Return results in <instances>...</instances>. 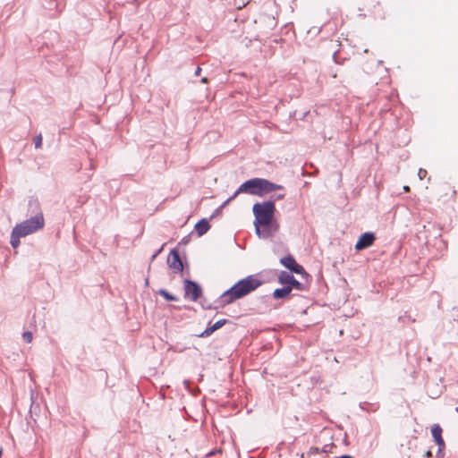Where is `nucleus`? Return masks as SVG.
I'll use <instances>...</instances> for the list:
<instances>
[{
	"label": "nucleus",
	"instance_id": "obj_1",
	"mask_svg": "<svg viewBox=\"0 0 458 458\" xmlns=\"http://www.w3.org/2000/svg\"><path fill=\"white\" fill-rule=\"evenodd\" d=\"M276 211L273 200L256 202L252 207L255 233L261 239H267L279 231V223L275 218Z\"/></svg>",
	"mask_w": 458,
	"mask_h": 458
},
{
	"label": "nucleus",
	"instance_id": "obj_32",
	"mask_svg": "<svg viewBox=\"0 0 458 458\" xmlns=\"http://www.w3.org/2000/svg\"><path fill=\"white\" fill-rule=\"evenodd\" d=\"M457 411H458V407L456 408Z\"/></svg>",
	"mask_w": 458,
	"mask_h": 458
},
{
	"label": "nucleus",
	"instance_id": "obj_8",
	"mask_svg": "<svg viewBox=\"0 0 458 458\" xmlns=\"http://www.w3.org/2000/svg\"><path fill=\"white\" fill-rule=\"evenodd\" d=\"M167 264L175 274L182 273L183 271V262L181 259L178 250L173 249L170 250L167 257Z\"/></svg>",
	"mask_w": 458,
	"mask_h": 458
},
{
	"label": "nucleus",
	"instance_id": "obj_27",
	"mask_svg": "<svg viewBox=\"0 0 458 458\" xmlns=\"http://www.w3.org/2000/svg\"><path fill=\"white\" fill-rule=\"evenodd\" d=\"M425 457L426 458H431L432 457V452L430 450H428L426 453H425Z\"/></svg>",
	"mask_w": 458,
	"mask_h": 458
},
{
	"label": "nucleus",
	"instance_id": "obj_25",
	"mask_svg": "<svg viewBox=\"0 0 458 458\" xmlns=\"http://www.w3.org/2000/svg\"><path fill=\"white\" fill-rule=\"evenodd\" d=\"M444 449H440V447H438V450L437 452V458H443L444 456V454L442 453Z\"/></svg>",
	"mask_w": 458,
	"mask_h": 458
},
{
	"label": "nucleus",
	"instance_id": "obj_29",
	"mask_svg": "<svg viewBox=\"0 0 458 458\" xmlns=\"http://www.w3.org/2000/svg\"><path fill=\"white\" fill-rule=\"evenodd\" d=\"M340 458H352V456H351L349 454H344Z\"/></svg>",
	"mask_w": 458,
	"mask_h": 458
},
{
	"label": "nucleus",
	"instance_id": "obj_17",
	"mask_svg": "<svg viewBox=\"0 0 458 458\" xmlns=\"http://www.w3.org/2000/svg\"><path fill=\"white\" fill-rule=\"evenodd\" d=\"M284 197H285L284 193L274 194L273 196L270 197V199L268 200H273V203L276 205V200L284 199Z\"/></svg>",
	"mask_w": 458,
	"mask_h": 458
},
{
	"label": "nucleus",
	"instance_id": "obj_30",
	"mask_svg": "<svg viewBox=\"0 0 458 458\" xmlns=\"http://www.w3.org/2000/svg\"><path fill=\"white\" fill-rule=\"evenodd\" d=\"M95 169V165L93 164V162L91 161L90 162V170H94Z\"/></svg>",
	"mask_w": 458,
	"mask_h": 458
},
{
	"label": "nucleus",
	"instance_id": "obj_26",
	"mask_svg": "<svg viewBox=\"0 0 458 458\" xmlns=\"http://www.w3.org/2000/svg\"><path fill=\"white\" fill-rule=\"evenodd\" d=\"M201 72V68L199 66H198L194 72V75L195 76H199Z\"/></svg>",
	"mask_w": 458,
	"mask_h": 458
},
{
	"label": "nucleus",
	"instance_id": "obj_22",
	"mask_svg": "<svg viewBox=\"0 0 458 458\" xmlns=\"http://www.w3.org/2000/svg\"><path fill=\"white\" fill-rule=\"evenodd\" d=\"M428 174V172L426 169L420 168L418 171V176L420 180H423Z\"/></svg>",
	"mask_w": 458,
	"mask_h": 458
},
{
	"label": "nucleus",
	"instance_id": "obj_9",
	"mask_svg": "<svg viewBox=\"0 0 458 458\" xmlns=\"http://www.w3.org/2000/svg\"><path fill=\"white\" fill-rule=\"evenodd\" d=\"M375 240H376V235L374 233L366 232L359 237V239L355 244V250H362L364 249H367L374 243Z\"/></svg>",
	"mask_w": 458,
	"mask_h": 458
},
{
	"label": "nucleus",
	"instance_id": "obj_11",
	"mask_svg": "<svg viewBox=\"0 0 458 458\" xmlns=\"http://www.w3.org/2000/svg\"><path fill=\"white\" fill-rule=\"evenodd\" d=\"M443 429L438 424H434L431 428V434L434 441L437 443L440 449H445V444L442 437Z\"/></svg>",
	"mask_w": 458,
	"mask_h": 458
},
{
	"label": "nucleus",
	"instance_id": "obj_3",
	"mask_svg": "<svg viewBox=\"0 0 458 458\" xmlns=\"http://www.w3.org/2000/svg\"><path fill=\"white\" fill-rule=\"evenodd\" d=\"M45 225V219L41 216H30V218L17 224L12 230L10 244L16 249L20 246L21 237L31 234Z\"/></svg>",
	"mask_w": 458,
	"mask_h": 458
},
{
	"label": "nucleus",
	"instance_id": "obj_6",
	"mask_svg": "<svg viewBox=\"0 0 458 458\" xmlns=\"http://www.w3.org/2000/svg\"><path fill=\"white\" fill-rule=\"evenodd\" d=\"M184 297L196 301L202 295L201 286L195 281L185 279L183 281Z\"/></svg>",
	"mask_w": 458,
	"mask_h": 458
},
{
	"label": "nucleus",
	"instance_id": "obj_5",
	"mask_svg": "<svg viewBox=\"0 0 458 458\" xmlns=\"http://www.w3.org/2000/svg\"><path fill=\"white\" fill-rule=\"evenodd\" d=\"M279 262L290 271L289 273H295L297 275H301L302 276H309V274L306 272L304 267L298 264L294 257L291 254L281 258Z\"/></svg>",
	"mask_w": 458,
	"mask_h": 458
},
{
	"label": "nucleus",
	"instance_id": "obj_31",
	"mask_svg": "<svg viewBox=\"0 0 458 458\" xmlns=\"http://www.w3.org/2000/svg\"><path fill=\"white\" fill-rule=\"evenodd\" d=\"M403 189H404L405 191H410L409 186H404Z\"/></svg>",
	"mask_w": 458,
	"mask_h": 458
},
{
	"label": "nucleus",
	"instance_id": "obj_24",
	"mask_svg": "<svg viewBox=\"0 0 458 458\" xmlns=\"http://www.w3.org/2000/svg\"><path fill=\"white\" fill-rule=\"evenodd\" d=\"M162 250L163 246L154 252V254L151 256V261H153L161 253Z\"/></svg>",
	"mask_w": 458,
	"mask_h": 458
},
{
	"label": "nucleus",
	"instance_id": "obj_2",
	"mask_svg": "<svg viewBox=\"0 0 458 458\" xmlns=\"http://www.w3.org/2000/svg\"><path fill=\"white\" fill-rule=\"evenodd\" d=\"M263 283L264 282L259 278L258 275H250L237 281L233 286L225 291L218 297L216 302L220 308H225L251 293L261 286Z\"/></svg>",
	"mask_w": 458,
	"mask_h": 458
},
{
	"label": "nucleus",
	"instance_id": "obj_4",
	"mask_svg": "<svg viewBox=\"0 0 458 458\" xmlns=\"http://www.w3.org/2000/svg\"><path fill=\"white\" fill-rule=\"evenodd\" d=\"M284 187L280 184L274 183L264 178H252L247 180L240 185L234 192V196L240 193H249L262 197L265 194L270 193L274 191L283 190Z\"/></svg>",
	"mask_w": 458,
	"mask_h": 458
},
{
	"label": "nucleus",
	"instance_id": "obj_28",
	"mask_svg": "<svg viewBox=\"0 0 458 458\" xmlns=\"http://www.w3.org/2000/svg\"><path fill=\"white\" fill-rule=\"evenodd\" d=\"M208 81V78H207V77H203V78L201 79V82H202V83H207Z\"/></svg>",
	"mask_w": 458,
	"mask_h": 458
},
{
	"label": "nucleus",
	"instance_id": "obj_12",
	"mask_svg": "<svg viewBox=\"0 0 458 458\" xmlns=\"http://www.w3.org/2000/svg\"><path fill=\"white\" fill-rule=\"evenodd\" d=\"M210 228V225L207 218H202L195 225V230L199 236L204 235Z\"/></svg>",
	"mask_w": 458,
	"mask_h": 458
},
{
	"label": "nucleus",
	"instance_id": "obj_13",
	"mask_svg": "<svg viewBox=\"0 0 458 458\" xmlns=\"http://www.w3.org/2000/svg\"><path fill=\"white\" fill-rule=\"evenodd\" d=\"M291 293V287H286L285 285H284L283 287L281 288H276L274 292H273V298L276 299V300H280V299H284L286 298L287 296H289Z\"/></svg>",
	"mask_w": 458,
	"mask_h": 458
},
{
	"label": "nucleus",
	"instance_id": "obj_14",
	"mask_svg": "<svg viewBox=\"0 0 458 458\" xmlns=\"http://www.w3.org/2000/svg\"><path fill=\"white\" fill-rule=\"evenodd\" d=\"M157 293L160 294L162 297H164L167 301H176L179 300L178 297H176L175 295H173L165 289H160L157 292Z\"/></svg>",
	"mask_w": 458,
	"mask_h": 458
},
{
	"label": "nucleus",
	"instance_id": "obj_20",
	"mask_svg": "<svg viewBox=\"0 0 458 458\" xmlns=\"http://www.w3.org/2000/svg\"><path fill=\"white\" fill-rule=\"evenodd\" d=\"M22 336H23V339H24V341H25L26 343H30V342H31V340H32V333H31V332H30V331H26V332H24V333H23V335H22Z\"/></svg>",
	"mask_w": 458,
	"mask_h": 458
},
{
	"label": "nucleus",
	"instance_id": "obj_15",
	"mask_svg": "<svg viewBox=\"0 0 458 458\" xmlns=\"http://www.w3.org/2000/svg\"><path fill=\"white\" fill-rule=\"evenodd\" d=\"M216 330L213 328V325L210 327H208L204 331H202L200 334L197 335L198 337L205 338L209 335H211Z\"/></svg>",
	"mask_w": 458,
	"mask_h": 458
},
{
	"label": "nucleus",
	"instance_id": "obj_21",
	"mask_svg": "<svg viewBox=\"0 0 458 458\" xmlns=\"http://www.w3.org/2000/svg\"><path fill=\"white\" fill-rule=\"evenodd\" d=\"M236 196H234V193L229 197L226 200H225L219 207L224 209L233 199H234Z\"/></svg>",
	"mask_w": 458,
	"mask_h": 458
},
{
	"label": "nucleus",
	"instance_id": "obj_7",
	"mask_svg": "<svg viewBox=\"0 0 458 458\" xmlns=\"http://www.w3.org/2000/svg\"><path fill=\"white\" fill-rule=\"evenodd\" d=\"M278 283L282 285H285L286 287H291V291L293 289H297L299 291L305 290V285L299 282L293 276V273H289L287 271H281L278 275Z\"/></svg>",
	"mask_w": 458,
	"mask_h": 458
},
{
	"label": "nucleus",
	"instance_id": "obj_19",
	"mask_svg": "<svg viewBox=\"0 0 458 458\" xmlns=\"http://www.w3.org/2000/svg\"><path fill=\"white\" fill-rule=\"evenodd\" d=\"M222 214H223V209L220 207H218L217 208H216L213 211V213L210 216L209 219H213L214 217L220 216H222Z\"/></svg>",
	"mask_w": 458,
	"mask_h": 458
},
{
	"label": "nucleus",
	"instance_id": "obj_23",
	"mask_svg": "<svg viewBox=\"0 0 458 458\" xmlns=\"http://www.w3.org/2000/svg\"><path fill=\"white\" fill-rule=\"evenodd\" d=\"M333 59L336 64H342V59H339L338 52L335 51L333 55Z\"/></svg>",
	"mask_w": 458,
	"mask_h": 458
},
{
	"label": "nucleus",
	"instance_id": "obj_10",
	"mask_svg": "<svg viewBox=\"0 0 458 458\" xmlns=\"http://www.w3.org/2000/svg\"><path fill=\"white\" fill-rule=\"evenodd\" d=\"M28 214L30 215V216H41V218H44L43 212L41 210L40 203L38 199L31 198L29 199L28 202Z\"/></svg>",
	"mask_w": 458,
	"mask_h": 458
},
{
	"label": "nucleus",
	"instance_id": "obj_16",
	"mask_svg": "<svg viewBox=\"0 0 458 458\" xmlns=\"http://www.w3.org/2000/svg\"><path fill=\"white\" fill-rule=\"evenodd\" d=\"M227 322H228V320L225 318L219 319L213 324V328L216 331L217 329H219L223 326H225Z\"/></svg>",
	"mask_w": 458,
	"mask_h": 458
},
{
	"label": "nucleus",
	"instance_id": "obj_18",
	"mask_svg": "<svg viewBox=\"0 0 458 458\" xmlns=\"http://www.w3.org/2000/svg\"><path fill=\"white\" fill-rule=\"evenodd\" d=\"M34 144L36 148H39L42 146V135L39 134L35 137Z\"/></svg>",
	"mask_w": 458,
	"mask_h": 458
}]
</instances>
